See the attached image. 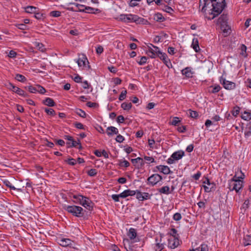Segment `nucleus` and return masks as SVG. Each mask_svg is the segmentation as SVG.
Instances as JSON below:
<instances>
[{
  "label": "nucleus",
  "instance_id": "f257e3e1",
  "mask_svg": "<svg viewBox=\"0 0 251 251\" xmlns=\"http://www.w3.org/2000/svg\"><path fill=\"white\" fill-rule=\"evenodd\" d=\"M204 5L201 9V12L205 15H209L208 20H212L218 16L226 6L225 0H203Z\"/></svg>",
  "mask_w": 251,
  "mask_h": 251
},
{
  "label": "nucleus",
  "instance_id": "f03ea898",
  "mask_svg": "<svg viewBox=\"0 0 251 251\" xmlns=\"http://www.w3.org/2000/svg\"><path fill=\"white\" fill-rule=\"evenodd\" d=\"M227 15L223 14L218 18L217 24L220 25L221 29L225 34V36H227L230 33V28L227 25Z\"/></svg>",
  "mask_w": 251,
  "mask_h": 251
},
{
  "label": "nucleus",
  "instance_id": "7ed1b4c3",
  "mask_svg": "<svg viewBox=\"0 0 251 251\" xmlns=\"http://www.w3.org/2000/svg\"><path fill=\"white\" fill-rule=\"evenodd\" d=\"M63 208L76 217H81L84 215L83 209L80 206L65 205Z\"/></svg>",
  "mask_w": 251,
  "mask_h": 251
},
{
  "label": "nucleus",
  "instance_id": "20e7f679",
  "mask_svg": "<svg viewBox=\"0 0 251 251\" xmlns=\"http://www.w3.org/2000/svg\"><path fill=\"white\" fill-rule=\"evenodd\" d=\"M236 175L230 180L229 182V189L230 191L235 190L236 193H238L239 190L243 186V181L240 179H235Z\"/></svg>",
  "mask_w": 251,
  "mask_h": 251
},
{
  "label": "nucleus",
  "instance_id": "39448f33",
  "mask_svg": "<svg viewBox=\"0 0 251 251\" xmlns=\"http://www.w3.org/2000/svg\"><path fill=\"white\" fill-rule=\"evenodd\" d=\"M146 20L144 18L139 17L136 15L133 14H127L126 18V23H132L134 22L136 24H144Z\"/></svg>",
  "mask_w": 251,
  "mask_h": 251
},
{
  "label": "nucleus",
  "instance_id": "423d86ee",
  "mask_svg": "<svg viewBox=\"0 0 251 251\" xmlns=\"http://www.w3.org/2000/svg\"><path fill=\"white\" fill-rule=\"evenodd\" d=\"M162 179V177L157 174L152 175L147 179V184L154 186Z\"/></svg>",
  "mask_w": 251,
  "mask_h": 251
},
{
  "label": "nucleus",
  "instance_id": "0eeeda50",
  "mask_svg": "<svg viewBox=\"0 0 251 251\" xmlns=\"http://www.w3.org/2000/svg\"><path fill=\"white\" fill-rule=\"evenodd\" d=\"M220 81L226 89L232 90L235 88L236 84L235 83L226 80L223 76L220 77Z\"/></svg>",
  "mask_w": 251,
  "mask_h": 251
},
{
  "label": "nucleus",
  "instance_id": "6e6552de",
  "mask_svg": "<svg viewBox=\"0 0 251 251\" xmlns=\"http://www.w3.org/2000/svg\"><path fill=\"white\" fill-rule=\"evenodd\" d=\"M76 6L84 7V9H79V12H86L88 13L96 14L100 12V10L98 8H94L89 6H85L84 5L76 4Z\"/></svg>",
  "mask_w": 251,
  "mask_h": 251
},
{
  "label": "nucleus",
  "instance_id": "1a4fd4ad",
  "mask_svg": "<svg viewBox=\"0 0 251 251\" xmlns=\"http://www.w3.org/2000/svg\"><path fill=\"white\" fill-rule=\"evenodd\" d=\"M147 48L148 50H147V52L151 53V55H149L150 57L152 58L156 57L157 56V53H159V48L151 44H150V46H148Z\"/></svg>",
  "mask_w": 251,
  "mask_h": 251
},
{
  "label": "nucleus",
  "instance_id": "9d476101",
  "mask_svg": "<svg viewBox=\"0 0 251 251\" xmlns=\"http://www.w3.org/2000/svg\"><path fill=\"white\" fill-rule=\"evenodd\" d=\"M155 244L154 245L153 249L154 251H162L164 249V242H162V238H159L156 237L155 239Z\"/></svg>",
  "mask_w": 251,
  "mask_h": 251
},
{
  "label": "nucleus",
  "instance_id": "9b49d317",
  "mask_svg": "<svg viewBox=\"0 0 251 251\" xmlns=\"http://www.w3.org/2000/svg\"><path fill=\"white\" fill-rule=\"evenodd\" d=\"M9 89H11L14 92L17 93L20 96H23L24 97H27L28 95L25 93V91L18 87L14 86L12 83H9L8 84Z\"/></svg>",
  "mask_w": 251,
  "mask_h": 251
},
{
  "label": "nucleus",
  "instance_id": "f8f14e48",
  "mask_svg": "<svg viewBox=\"0 0 251 251\" xmlns=\"http://www.w3.org/2000/svg\"><path fill=\"white\" fill-rule=\"evenodd\" d=\"M168 241V247L171 249H175L179 245V241L178 237H170Z\"/></svg>",
  "mask_w": 251,
  "mask_h": 251
},
{
  "label": "nucleus",
  "instance_id": "ddd939ff",
  "mask_svg": "<svg viewBox=\"0 0 251 251\" xmlns=\"http://www.w3.org/2000/svg\"><path fill=\"white\" fill-rule=\"evenodd\" d=\"M77 63L79 67H86V63L89 64L88 60L86 55L83 54L79 55V58L77 59Z\"/></svg>",
  "mask_w": 251,
  "mask_h": 251
},
{
  "label": "nucleus",
  "instance_id": "4468645a",
  "mask_svg": "<svg viewBox=\"0 0 251 251\" xmlns=\"http://www.w3.org/2000/svg\"><path fill=\"white\" fill-rule=\"evenodd\" d=\"M131 161L134 166L138 168H142L145 163L143 159L140 157L135 159H131Z\"/></svg>",
  "mask_w": 251,
  "mask_h": 251
},
{
  "label": "nucleus",
  "instance_id": "2eb2a0df",
  "mask_svg": "<svg viewBox=\"0 0 251 251\" xmlns=\"http://www.w3.org/2000/svg\"><path fill=\"white\" fill-rule=\"evenodd\" d=\"M155 168L157 170L165 175H168L171 173L170 168L167 166L159 165L157 166Z\"/></svg>",
  "mask_w": 251,
  "mask_h": 251
},
{
  "label": "nucleus",
  "instance_id": "dca6fc26",
  "mask_svg": "<svg viewBox=\"0 0 251 251\" xmlns=\"http://www.w3.org/2000/svg\"><path fill=\"white\" fill-rule=\"evenodd\" d=\"M106 133L109 137H111L114 134H118L119 130L117 128L110 126L106 128Z\"/></svg>",
  "mask_w": 251,
  "mask_h": 251
},
{
  "label": "nucleus",
  "instance_id": "f3484780",
  "mask_svg": "<svg viewBox=\"0 0 251 251\" xmlns=\"http://www.w3.org/2000/svg\"><path fill=\"white\" fill-rule=\"evenodd\" d=\"M185 155V152L182 150H179L174 152L171 155V157L175 159L176 160L180 159Z\"/></svg>",
  "mask_w": 251,
  "mask_h": 251
},
{
  "label": "nucleus",
  "instance_id": "a211bd4d",
  "mask_svg": "<svg viewBox=\"0 0 251 251\" xmlns=\"http://www.w3.org/2000/svg\"><path fill=\"white\" fill-rule=\"evenodd\" d=\"M181 73L186 78H192L193 77V72L192 71L191 67H186L181 71Z\"/></svg>",
  "mask_w": 251,
  "mask_h": 251
},
{
  "label": "nucleus",
  "instance_id": "6ab92c4d",
  "mask_svg": "<svg viewBox=\"0 0 251 251\" xmlns=\"http://www.w3.org/2000/svg\"><path fill=\"white\" fill-rule=\"evenodd\" d=\"M135 195V193L134 190H131L130 189H127L125 190L124 192L120 194V197L121 198H126L128 196H132Z\"/></svg>",
  "mask_w": 251,
  "mask_h": 251
},
{
  "label": "nucleus",
  "instance_id": "aec40b11",
  "mask_svg": "<svg viewBox=\"0 0 251 251\" xmlns=\"http://www.w3.org/2000/svg\"><path fill=\"white\" fill-rule=\"evenodd\" d=\"M72 241L68 238H61L59 240V244L63 247L71 246L72 245Z\"/></svg>",
  "mask_w": 251,
  "mask_h": 251
},
{
  "label": "nucleus",
  "instance_id": "412c9836",
  "mask_svg": "<svg viewBox=\"0 0 251 251\" xmlns=\"http://www.w3.org/2000/svg\"><path fill=\"white\" fill-rule=\"evenodd\" d=\"M127 235L130 240L135 239L137 236V232L136 230L133 228H130L129 229Z\"/></svg>",
  "mask_w": 251,
  "mask_h": 251
},
{
  "label": "nucleus",
  "instance_id": "4be33fe9",
  "mask_svg": "<svg viewBox=\"0 0 251 251\" xmlns=\"http://www.w3.org/2000/svg\"><path fill=\"white\" fill-rule=\"evenodd\" d=\"M191 47L197 52L200 50V49L199 45V41L197 38H194L193 39Z\"/></svg>",
  "mask_w": 251,
  "mask_h": 251
},
{
  "label": "nucleus",
  "instance_id": "5701e85b",
  "mask_svg": "<svg viewBox=\"0 0 251 251\" xmlns=\"http://www.w3.org/2000/svg\"><path fill=\"white\" fill-rule=\"evenodd\" d=\"M43 103L45 105L50 107L54 106L55 104L54 100L50 98H46V99L43 101Z\"/></svg>",
  "mask_w": 251,
  "mask_h": 251
},
{
  "label": "nucleus",
  "instance_id": "b1692460",
  "mask_svg": "<svg viewBox=\"0 0 251 251\" xmlns=\"http://www.w3.org/2000/svg\"><path fill=\"white\" fill-rule=\"evenodd\" d=\"M158 191L160 194H164L165 195H168L171 193L170 191V188L168 186H163L158 189Z\"/></svg>",
  "mask_w": 251,
  "mask_h": 251
},
{
  "label": "nucleus",
  "instance_id": "393cba45",
  "mask_svg": "<svg viewBox=\"0 0 251 251\" xmlns=\"http://www.w3.org/2000/svg\"><path fill=\"white\" fill-rule=\"evenodd\" d=\"M153 20L158 22H162L165 19L161 14L158 13L154 15Z\"/></svg>",
  "mask_w": 251,
  "mask_h": 251
},
{
  "label": "nucleus",
  "instance_id": "a878e982",
  "mask_svg": "<svg viewBox=\"0 0 251 251\" xmlns=\"http://www.w3.org/2000/svg\"><path fill=\"white\" fill-rule=\"evenodd\" d=\"M73 198L75 200V201H74L75 203L80 204V202H81L84 198H85V196L81 195H74L73 196Z\"/></svg>",
  "mask_w": 251,
  "mask_h": 251
},
{
  "label": "nucleus",
  "instance_id": "bb28decb",
  "mask_svg": "<svg viewBox=\"0 0 251 251\" xmlns=\"http://www.w3.org/2000/svg\"><path fill=\"white\" fill-rule=\"evenodd\" d=\"M25 8V11L28 13H35L38 9L37 7L33 6H27Z\"/></svg>",
  "mask_w": 251,
  "mask_h": 251
},
{
  "label": "nucleus",
  "instance_id": "cd10ccee",
  "mask_svg": "<svg viewBox=\"0 0 251 251\" xmlns=\"http://www.w3.org/2000/svg\"><path fill=\"white\" fill-rule=\"evenodd\" d=\"M241 118L244 120L250 121L251 120V113L245 111L242 114Z\"/></svg>",
  "mask_w": 251,
  "mask_h": 251
},
{
  "label": "nucleus",
  "instance_id": "c85d7f7f",
  "mask_svg": "<svg viewBox=\"0 0 251 251\" xmlns=\"http://www.w3.org/2000/svg\"><path fill=\"white\" fill-rule=\"evenodd\" d=\"M244 246H247L248 245H251V238L250 236L247 235L246 237H244L243 239V242Z\"/></svg>",
  "mask_w": 251,
  "mask_h": 251
},
{
  "label": "nucleus",
  "instance_id": "c756f323",
  "mask_svg": "<svg viewBox=\"0 0 251 251\" xmlns=\"http://www.w3.org/2000/svg\"><path fill=\"white\" fill-rule=\"evenodd\" d=\"M25 88L32 93H35L37 92V85L36 86H33L31 85L27 86H25Z\"/></svg>",
  "mask_w": 251,
  "mask_h": 251
},
{
  "label": "nucleus",
  "instance_id": "7c9ffc66",
  "mask_svg": "<svg viewBox=\"0 0 251 251\" xmlns=\"http://www.w3.org/2000/svg\"><path fill=\"white\" fill-rule=\"evenodd\" d=\"M4 184L10 188L11 190H17L18 191H21V189H16L14 186H13L11 184V183L8 180H5L3 181Z\"/></svg>",
  "mask_w": 251,
  "mask_h": 251
},
{
  "label": "nucleus",
  "instance_id": "2f4dec72",
  "mask_svg": "<svg viewBox=\"0 0 251 251\" xmlns=\"http://www.w3.org/2000/svg\"><path fill=\"white\" fill-rule=\"evenodd\" d=\"M132 107V104L130 102H124L121 104V107L125 110H129Z\"/></svg>",
  "mask_w": 251,
  "mask_h": 251
},
{
  "label": "nucleus",
  "instance_id": "473e14b6",
  "mask_svg": "<svg viewBox=\"0 0 251 251\" xmlns=\"http://www.w3.org/2000/svg\"><path fill=\"white\" fill-rule=\"evenodd\" d=\"M187 114L192 118H197L199 116V114L197 111H193L191 109L188 110Z\"/></svg>",
  "mask_w": 251,
  "mask_h": 251
},
{
  "label": "nucleus",
  "instance_id": "72a5a7b5",
  "mask_svg": "<svg viewBox=\"0 0 251 251\" xmlns=\"http://www.w3.org/2000/svg\"><path fill=\"white\" fill-rule=\"evenodd\" d=\"M90 203H91V201L88 197H85V198L80 202V204L85 207L86 205Z\"/></svg>",
  "mask_w": 251,
  "mask_h": 251
},
{
  "label": "nucleus",
  "instance_id": "f704fd0d",
  "mask_svg": "<svg viewBox=\"0 0 251 251\" xmlns=\"http://www.w3.org/2000/svg\"><path fill=\"white\" fill-rule=\"evenodd\" d=\"M79 145V147L78 148L79 150L82 149V146L80 145V142L79 140H78V141L76 142L73 140L72 142H71V145H70V147H76L77 145Z\"/></svg>",
  "mask_w": 251,
  "mask_h": 251
},
{
  "label": "nucleus",
  "instance_id": "c9c22d12",
  "mask_svg": "<svg viewBox=\"0 0 251 251\" xmlns=\"http://www.w3.org/2000/svg\"><path fill=\"white\" fill-rule=\"evenodd\" d=\"M75 113L82 118H85L86 116V113L85 112L81 109H76Z\"/></svg>",
  "mask_w": 251,
  "mask_h": 251
},
{
  "label": "nucleus",
  "instance_id": "e433bc0d",
  "mask_svg": "<svg viewBox=\"0 0 251 251\" xmlns=\"http://www.w3.org/2000/svg\"><path fill=\"white\" fill-rule=\"evenodd\" d=\"M241 52L240 53V54L242 55H243L244 57H247L248 55L246 52L247 47L245 45L242 44L241 46Z\"/></svg>",
  "mask_w": 251,
  "mask_h": 251
},
{
  "label": "nucleus",
  "instance_id": "4c0bfd02",
  "mask_svg": "<svg viewBox=\"0 0 251 251\" xmlns=\"http://www.w3.org/2000/svg\"><path fill=\"white\" fill-rule=\"evenodd\" d=\"M203 183L206 184L208 185L210 188H212L213 190H215L216 188V185L214 182H210V180L208 178H206V180L203 181Z\"/></svg>",
  "mask_w": 251,
  "mask_h": 251
},
{
  "label": "nucleus",
  "instance_id": "58836bf2",
  "mask_svg": "<svg viewBox=\"0 0 251 251\" xmlns=\"http://www.w3.org/2000/svg\"><path fill=\"white\" fill-rule=\"evenodd\" d=\"M240 108L239 106H236L234 107L233 110L231 111V113L233 116L236 117L239 113Z\"/></svg>",
  "mask_w": 251,
  "mask_h": 251
},
{
  "label": "nucleus",
  "instance_id": "ea45409f",
  "mask_svg": "<svg viewBox=\"0 0 251 251\" xmlns=\"http://www.w3.org/2000/svg\"><path fill=\"white\" fill-rule=\"evenodd\" d=\"M135 193V195H136V199H138L140 201H143V193H142L139 190L134 191Z\"/></svg>",
  "mask_w": 251,
  "mask_h": 251
},
{
  "label": "nucleus",
  "instance_id": "a19ab883",
  "mask_svg": "<svg viewBox=\"0 0 251 251\" xmlns=\"http://www.w3.org/2000/svg\"><path fill=\"white\" fill-rule=\"evenodd\" d=\"M119 165L121 167H128L130 165V163L126 160H119Z\"/></svg>",
  "mask_w": 251,
  "mask_h": 251
},
{
  "label": "nucleus",
  "instance_id": "79ce46f5",
  "mask_svg": "<svg viewBox=\"0 0 251 251\" xmlns=\"http://www.w3.org/2000/svg\"><path fill=\"white\" fill-rule=\"evenodd\" d=\"M98 173L97 170L95 169H91L87 172V174L90 176H94L97 175Z\"/></svg>",
  "mask_w": 251,
  "mask_h": 251
},
{
  "label": "nucleus",
  "instance_id": "37998d69",
  "mask_svg": "<svg viewBox=\"0 0 251 251\" xmlns=\"http://www.w3.org/2000/svg\"><path fill=\"white\" fill-rule=\"evenodd\" d=\"M15 78L19 81L24 82L26 80V78L25 76L21 74H17Z\"/></svg>",
  "mask_w": 251,
  "mask_h": 251
},
{
  "label": "nucleus",
  "instance_id": "c03bdc74",
  "mask_svg": "<svg viewBox=\"0 0 251 251\" xmlns=\"http://www.w3.org/2000/svg\"><path fill=\"white\" fill-rule=\"evenodd\" d=\"M45 111L50 116H54L55 114V111L52 108H45Z\"/></svg>",
  "mask_w": 251,
  "mask_h": 251
},
{
  "label": "nucleus",
  "instance_id": "a18cd8bd",
  "mask_svg": "<svg viewBox=\"0 0 251 251\" xmlns=\"http://www.w3.org/2000/svg\"><path fill=\"white\" fill-rule=\"evenodd\" d=\"M157 56L159 57V58L162 60V61L163 60H165V59H167L168 58L167 55L166 53L164 52H162L159 50V53H157Z\"/></svg>",
  "mask_w": 251,
  "mask_h": 251
},
{
  "label": "nucleus",
  "instance_id": "49530a36",
  "mask_svg": "<svg viewBox=\"0 0 251 251\" xmlns=\"http://www.w3.org/2000/svg\"><path fill=\"white\" fill-rule=\"evenodd\" d=\"M180 120H179L178 117H174L173 118L172 121H171V124L173 126H176L180 123Z\"/></svg>",
  "mask_w": 251,
  "mask_h": 251
},
{
  "label": "nucleus",
  "instance_id": "de8ad7c7",
  "mask_svg": "<svg viewBox=\"0 0 251 251\" xmlns=\"http://www.w3.org/2000/svg\"><path fill=\"white\" fill-rule=\"evenodd\" d=\"M61 12L59 11H52L50 12V15L53 17H58L61 16Z\"/></svg>",
  "mask_w": 251,
  "mask_h": 251
},
{
  "label": "nucleus",
  "instance_id": "09e8293b",
  "mask_svg": "<svg viewBox=\"0 0 251 251\" xmlns=\"http://www.w3.org/2000/svg\"><path fill=\"white\" fill-rule=\"evenodd\" d=\"M212 88V90L211 91V92L212 93H216L218 92L221 89V87L220 85H216L214 87L211 86Z\"/></svg>",
  "mask_w": 251,
  "mask_h": 251
},
{
  "label": "nucleus",
  "instance_id": "8fccbe9b",
  "mask_svg": "<svg viewBox=\"0 0 251 251\" xmlns=\"http://www.w3.org/2000/svg\"><path fill=\"white\" fill-rule=\"evenodd\" d=\"M126 93L127 92L126 90L123 91L120 95L119 96V100L121 101L125 100L126 98Z\"/></svg>",
  "mask_w": 251,
  "mask_h": 251
},
{
  "label": "nucleus",
  "instance_id": "3c124183",
  "mask_svg": "<svg viewBox=\"0 0 251 251\" xmlns=\"http://www.w3.org/2000/svg\"><path fill=\"white\" fill-rule=\"evenodd\" d=\"M147 59L148 58L146 56H142L141 57L140 60L137 62L139 65H143L147 62Z\"/></svg>",
  "mask_w": 251,
  "mask_h": 251
},
{
  "label": "nucleus",
  "instance_id": "603ef678",
  "mask_svg": "<svg viewBox=\"0 0 251 251\" xmlns=\"http://www.w3.org/2000/svg\"><path fill=\"white\" fill-rule=\"evenodd\" d=\"M181 214L179 213H176L173 215V219L176 221H178L181 219Z\"/></svg>",
  "mask_w": 251,
  "mask_h": 251
},
{
  "label": "nucleus",
  "instance_id": "864d4df0",
  "mask_svg": "<svg viewBox=\"0 0 251 251\" xmlns=\"http://www.w3.org/2000/svg\"><path fill=\"white\" fill-rule=\"evenodd\" d=\"M117 136L115 139L116 141L120 143H122L125 140V138L120 134H117Z\"/></svg>",
  "mask_w": 251,
  "mask_h": 251
},
{
  "label": "nucleus",
  "instance_id": "5fc2aeb1",
  "mask_svg": "<svg viewBox=\"0 0 251 251\" xmlns=\"http://www.w3.org/2000/svg\"><path fill=\"white\" fill-rule=\"evenodd\" d=\"M46 89L40 85H37V92L40 94H44L46 92Z\"/></svg>",
  "mask_w": 251,
  "mask_h": 251
},
{
  "label": "nucleus",
  "instance_id": "6e6d98bb",
  "mask_svg": "<svg viewBox=\"0 0 251 251\" xmlns=\"http://www.w3.org/2000/svg\"><path fill=\"white\" fill-rule=\"evenodd\" d=\"M66 162H67L68 164L72 166L75 165L76 163V160L73 158H69L67 160H66Z\"/></svg>",
  "mask_w": 251,
  "mask_h": 251
},
{
  "label": "nucleus",
  "instance_id": "4d7b16f0",
  "mask_svg": "<svg viewBox=\"0 0 251 251\" xmlns=\"http://www.w3.org/2000/svg\"><path fill=\"white\" fill-rule=\"evenodd\" d=\"M144 158L145 160L148 161L147 162V163H148L149 162L153 163L155 162L154 159L152 157L144 156Z\"/></svg>",
  "mask_w": 251,
  "mask_h": 251
},
{
  "label": "nucleus",
  "instance_id": "13d9d810",
  "mask_svg": "<svg viewBox=\"0 0 251 251\" xmlns=\"http://www.w3.org/2000/svg\"><path fill=\"white\" fill-rule=\"evenodd\" d=\"M163 63L166 65V66H167L169 68L172 67V63L170 61V60L168 59H165V60H163Z\"/></svg>",
  "mask_w": 251,
  "mask_h": 251
},
{
  "label": "nucleus",
  "instance_id": "bf43d9fd",
  "mask_svg": "<svg viewBox=\"0 0 251 251\" xmlns=\"http://www.w3.org/2000/svg\"><path fill=\"white\" fill-rule=\"evenodd\" d=\"M170 237H178V234H177V230L175 228L171 229V233Z\"/></svg>",
  "mask_w": 251,
  "mask_h": 251
},
{
  "label": "nucleus",
  "instance_id": "052dcab7",
  "mask_svg": "<svg viewBox=\"0 0 251 251\" xmlns=\"http://www.w3.org/2000/svg\"><path fill=\"white\" fill-rule=\"evenodd\" d=\"M108 70L112 73L116 74L118 70L116 67L113 66H110L108 67Z\"/></svg>",
  "mask_w": 251,
  "mask_h": 251
},
{
  "label": "nucleus",
  "instance_id": "680f3d73",
  "mask_svg": "<svg viewBox=\"0 0 251 251\" xmlns=\"http://www.w3.org/2000/svg\"><path fill=\"white\" fill-rule=\"evenodd\" d=\"M177 130L180 133H184L186 131V126H179L177 127Z\"/></svg>",
  "mask_w": 251,
  "mask_h": 251
},
{
  "label": "nucleus",
  "instance_id": "e2e57ef3",
  "mask_svg": "<svg viewBox=\"0 0 251 251\" xmlns=\"http://www.w3.org/2000/svg\"><path fill=\"white\" fill-rule=\"evenodd\" d=\"M120 196V194L119 195L113 194L111 196V198L115 202H119L120 201L119 198H121Z\"/></svg>",
  "mask_w": 251,
  "mask_h": 251
},
{
  "label": "nucleus",
  "instance_id": "0e129e2a",
  "mask_svg": "<svg viewBox=\"0 0 251 251\" xmlns=\"http://www.w3.org/2000/svg\"><path fill=\"white\" fill-rule=\"evenodd\" d=\"M75 126L78 129H84V126L80 123L75 122Z\"/></svg>",
  "mask_w": 251,
  "mask_h": 251
},
{
  "label": "nucleus",
  "instance_id": "69168bd1",
  "mask_svg": "<svg viewBox=\"0 0 251 251\" xmlns=\"http://www.w3.org/2000/svg\"><path fill=\"white\" fill-rule=\"evenodd\" d=\"M200 251H208V247L206 244H202L200 246Z\"/></svg>",
  "mask_w": 251,
  "mask_h": 251
},
{
  "label": "nucleus",
  "instance_id": "338daca9",
  "mask_svg": "<svg viewBox=\"0 0 251 251\" xmlns=\"http://www.w3.org/2000/svg\"><path fill=\"white\" fill-rule=\"evenodd\" d=\"M103 51V49L102 46H99L96 48V52L98 54H100Z\"/></svg>",
  "mask_w": 251,
  "mask_h": 251
},
{
  "label": "nucleus",
  "instance_id": "774afa93",
  "mask_svg": "<svg viewBox=\"0 0 251 251\" xmlns=\"http://www.w3.org/2000/svg\"><path fill=\"white\" fill-rule=\"evenodd\" d=\"M74 80L76 83L81 82L82 77L79 75H77L73 78Z\"/></svg>",
  "mask_w": 251,
  "mask_h": 251
}]
</instances>
